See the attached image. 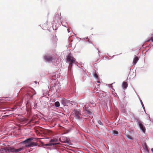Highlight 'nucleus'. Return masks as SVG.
<instances>
[{
    "label": "nucleus",
    "instance_id": "obj_31",
    "mask_svg": "<svg viewBox=\"0 0 153 153\" xmlns=\"http://www.w3.org/2000/svg\"><path fill=\"white\" fill-rule=\"evenodd\" d=\"M66 143H68V141H67L66 142Z\"/></svg>",
    "mask_w": 153,
    "mask_h": 153
},
{
    "label": "nucleus",
    "instance_id": "obj_3",
    "mask_svg": "<svg viewBox=\"0 0 153 153\" xmlns=\"http://www.w3.org/2000/svg\"><path fill=\"white\" fill-rule=\"evenodd\" d=\"M44 60L46 62L50 63L54 61L55 58L53 57V54H47L44 56Z\"/></svg>",
    "mask_w": 153,
    "mask_h": 153
},
{
    "label": "nucleus",
    "instance_id": "obj_2",
    "mask_svg": "<svg viewBox=\"0 0 153 153\" xmlns=\"http://www.w3.org/2000/svg\"><path fill=\"white\" fill-rule=\"evenodd\" d=\"M67 61L69 62V65L68 67V71L71 70L72 67V64L75 62V59L72 56L71 53L69 54L67 58Z\"/></svg>",
    "mask_w": 153,
    "mask_h": 153
},
{
    "label": "nucleus",
    "instance_id": "obj_23",
    "mask_svg": "<svg viewBox=\"0 0 153 153\" xmlns=\"http://www.w3.org/2000/svg\"><path fill=\"white\" fill-rule=\"evenodd\" d=\"M151 40L152 42H153V37H151Z\"/></svg>",
    "mask_w": 153,
    "mask_h": 153
},
{
    "label": "nucleus",
    "instance_id": "obj_30",
    "mask_svg": "<svg viewBox=\"0 0 153 153\" xmlns=\"http://www.w3.org/2000/svg\"><path fill=\"white\" fill-rule=\"evenodd\" d=\"M34 82H35V83H36L37 82L36 81H35Z\"/></svg>",
    "mask_w": 153,
    "mask_h": 153
},
{
    "label": "nucleus",
    "instance_id": "obj_33",
    "mask_svg": "<svg viewBox=\"0 0 153 153\" xmlns=\"http://www.w3.org/2000/svg\"><path fill=\"white\" fill-rule=\"evenodd\" d=\"M98 82V83H100V82H99V81H98V82Z\"/></svg>",
    "mask_w": 153,
    "mask_h": 153
},
{
    "label": "nucleus",
    "instance_id": "obj_32",
    "mask_svg": "<svg viewBox=\"0 0 153 153\" xmlns=\"http://www.w3.org/2000/svg\"><path fill=\"white\" fill-rule=\"evenodd\" d=\"M97 50H98V52H99V50H98V49H97Z\"/></svg>",
    "mask_w": 153,
    "mask_h": 153
},
{
    "label": "nucleus",
    "instance_id": "obj_14",
    "mask_svg": "<svg viewBox=\"0 0 153 153\" xmlns=\"http://www.w3.org/2000/svg\"><path fill=\"white\" fill-rule=\"evenodd\" d=\"M125 135L128 138L131 140H133V138H132L131 136L127 134L126 132L125 133Z\"/></svg>",
    "mask_w": 153,
    "mask_h": 153
},
{
    "label": "nucleus",
    "instance_id": "obj_27",
    "mask_svg": "<svg viewBox=\"0 0 153 153\" xmlns=\"http://www.w3.org/2000/svg\"><path fill=\"white\" fill-rule=\"evenodd\" d=\"M67 30H68V32L69 33V30H68V29Z\"/></svg>",
    "mask_w": 153,
    "mask_h": 153
},
{
    "label": "nucleus",
    "instance_id": "obj_29",
    "mask_svg": "<svg viewBox=\"0 0 153 153\" xmlns=\"http://www.w3.org/2000/svg\"><path fill=\"white\" fill-rule=\"evenodd\" d=\"M115 56V55H113V56H112V57H114Z\"/></svg>",
    "mask_w": 153,
    "mask_h": 153
},
{
    "label": "nucleus",
    "instance_id": "obj_6",
    "mask_svg": "<svg viewBox=\"0 0 153 153\" xmlns=\"http://www.w3.org/2000/svg\"><path fill=\"white\" fill-rule=\"evenodd\" d=\"M24 149V147H22L17 149H15L14 148H13V152H19L22 150H23Z\"/></svg>",
    "mask_w": 153,
    "mask_h": 153
},
{
    "label": "nucleus",
    "instance_id": "obj_21",
    "mask_svg": "<svg viewBox=\"0 0 153 153\" xmlns=\"http://www.w3.org/2000/svg\"><path fill=\"white\" fill-rule=\"evenodd\" d=\"M47 25V23L44 24L43 25V27L45 28V27H46Z\"/></svg>",
    "mask_w": 153,
    "mask_h": 153
},
{
    "label": "nucleus",
    "instance_id": "obj_13",
    "mask_svg": "<svg viewBox=\"0 0 153 153\" xmlns=\"http://www.w3.org/2000/svg\"><path fill=\"white\" fill-rule=\"evenodd\" d=\"M58 144V143H52L50 142L49 143H48V146H51L52 145H54L56 144Z\"/></svg>",
    "mask_w": 153,
    "mask_h": 153
},
{
    "label": "nucleus",
    "instance_id": "obj_34",
    "mask_svg": "<svg viewBox=\"0 0 153 153\" xmlns=\"http://www.w3.org/2000/svg\"><path fill=\"white\" fill-rule=\"evenodd\" d=\"M143 108H144V107H143ZM143 108V109H144V108Z\"/></svg>",
    "mask_w": 153,
    "mask_h": 153
},
{
    "label": "nucleus",
    "instance_id": "obj_20",
    "mask_svg": "<svg viewBox=\"0 0 153 153\" xmlns=\"http://www.w3.org/2000/svg\"><path fill=\"white\" fill-rule=\"evenodd\" d=\"M94 76L96 78H98V76L97 75V74H95L94 75Z\"/></svg>",
    "mask_w": 153,
    "mask_h": 153
},
{
    "label": "nucleus",
    "instance_id": "obj_15",
    "mask_svg": "<svg viewBox=\"0 0 153 153\" xmlns=\"http://www.w3.org/2000/svg\"><path fill=\"white\" fill-rule=\"evenodd\" d=\"M55 106L56 107H59V106L60 104L59 102L57 101L55 103Z\"/></svg>",
    "mask_w": 153,
    "mask_h": 153
},
{
    "label": "nucleus",
    "instance_id": "obj_4",
    "mask_svg": "<svg viewBox=\"0 0 153 153\" xmlns=\"http://www.w3.org/2000/svg\"><path fill=\"white\" fill-rule=\"evenodd\" d=\"M137 124L139 126L140 129L143 131V133H145L146 131L145 127L143 126V124L141 123L140 121L137 120Z\"/></svg>",
    "mask_w": 153,
    "mask_h": 153
},
{
    "label": "nucleus",
    "instance_id": "obj_18",
    "mask_svg": "<svg viewBox=\"0 0 153 153\" xmlns=\"http://www.w3.org/2000/svg\"><path fill=\"white\" fill-rule=\"evenodd\" d=\"M98 123L101 126H103V124L102 122L100 120H99L98 121Z\"/></svg>",
    "mask_w": 153,
    "mask_h": 153
},
{
    "label": "nucleus",
    "instance_id": "obj_5",
    "mask_svg": "<svg viewBox=\"0 0 153 153\" xmlns=\"http://www.w3.org/2000/svg\"><path fill=\"white\" fill-rule=\"evenodd\" d=\"M74 113L76 118L78 120H79L80 118L81 112L78 110L76 109L74 110Z\"/></svg>",
    "mask_w": 153,
    "mask_h": 153
},
{
    "label": "nucleus",
    "instance_id": "obj_1",
    "mask_svg": "<svg viewBox=\"0 0 153 153\" xmlns=\"http://www.w3.org/2000/svg\"><path fill=\"white\" fill-rule=\"evenodd\" d=\"M33 140V137L29 138L22 141L21 143L22 144H25V146L26 147H31L36 146L37 145V143L31 142Z\"/></svg>",
    "mask_w": 153,
    "mask_h": 153
},
{
    "label": "nucleus",
    "instance_id": "obj_25",
    "mask_svg": "<svg viewBox=\"0 0 153 153\" xmlns=\"http://www.w3.org/2000/svg\"><path fill=\"white\" fill-rule=\"evenodd\" d=\"M45 146H48V143L45 144Z\"/></svg>",
    "mask_w": 153,
    "mask_h": 153
},
{
    "label": "nucleus",
    "instance_id": "obj_12",
    "mask_svg": "<svg viewBox=\"0 0 153 153\" xmlns=\"http://www.w3.org/2000/svg\"><path fill=\"white\" fill-rule=\"evenodd\" d=\"M58 141V139L56 138L54 139H51L50 142H53V143H56V142H57Z\"/></svg>",
    "mask_w": 153,
    "mask_h": 153
},
{
    "label": "nucleus",
    "instance_id": "obj_26",
    "mask_svg": "<svg viewBox=\"0 0 153 153\" xmlns=\"http://www.w3.org/2000/svg\"><path fill=\"white\" fill-rule=\"evenodd\" d=\"M151 150L152 152H153V148H152L151 149Z\"/></svg>",
    "mask_w": 153,
    "mask_h": 153
},
{
    "label": "nucleus",
    "instance_id": "obj_9",
    "mask_svg": "<svg viewBox=\"0 0 153 153\" xmlns=\"http://www.w3.org/2000/svg\"><path fill=\"white\" fill-rule=\"evenodd\" d=\"M128 87V84L126 82H123L122 84V87L123 88L126 89Z\"/></svg>",
    "mask_w": 153,
    "mask_h": 153
},
{
    "label": "nucleus",
    "instance_id": "obj_10",
    "mask_svg": "<svg viewBox=\"0 0 153 153\" xmlns=\"http://www.w3.org/2000/svg\"><path fill=\"white\" fill-rule=\"evenodd\" d=\"M138 60L139 59L137 57H134L133 61V65H135L138 61Z\"/></svg>",
    "mask_w": 153,
    "mask_h": 153
},
{
    "label": "nucleus",
    "instance_id": "obj_11",
    "mask_svg": "<svg viewBox=\"0 0 153 153\" xmlns=\"http://www.w3.org/2000/svg\"><path fill=\"white\" fill-rule=\"evenodd\" d=\"M86 112L90 115H92L93 114L92 111L91 109L86 110Z\"/></svg>",
    "mask_w": 153,
    "mask_h": 153
},
{
    "label": "nucleus",
    "instance_id": "obj_19",
    "mask_svg": "<svg viewBox=\"0 0 153 153\" xmlns=\"http://www.w3.org/2000/svg\"><path fill=\"white\" fill-rule=\"evenodd\" d=\"M140 102L141 103V105H142L143 108L144 105H143V102L141 100H140Z\"/></svg>",
    "mask_w": 153,
    "mask_h": 153
},
{
    "label": "nucleus",
    "instance_id": "obj_17",
    "mask_svg": "<svg viewBox=\"0 0 153 153\" xmlns=\"http://www.w3.org/2000/svg\"><path fill=\"white\" fill-rule=\"evenodd\" d=\"M143 148L145 150L147 151H148V149L147 148V147L146 144L145 143L144 145L143 146Z\"/></svg>",
    "mask_w": 153,
    "mask_h": 153
},
{
    "label": "nucleus",
    "instance_id": "obj_22",
    "mask_svg": "<svg viewBox=\"0 0 153 153\" xmlns=\"http://www.w3.org/2000/svg\"><path fill=\"white\" fill-rule=\"evenodd\" d=\"M53 30H56V29H57V27H56L54 29V27H53V24H54V22H53Z\"/></svg>",
    "mask_w": 153,
    "mask_h": 153
},
{
    "label": "nucleus",
    "instance_id": "obj_8",
    "mask_svg": "<svg viewBox=\"0 0 153 153\" xmlns=\"http://www.w3.org/2000/svg\"><path fill=\"white\" fill-rule=\"evenodd\" d=\"M62 102L63 104L65 105L68 104L70 102L69 100H66L65 99H63L62 101Z\"/></svg>",
    "mask_w": 153,
    "mask_h": 153
},
{
    "label": "nucleus",
    "instance_id": "obj_24",
    "mask_svg": "<svg viewBox=\"0 0 153 153\" xmlns=\"http://www.w3.org/2000/svg\"><path fill=\"white\" fill-rule=\"evenodd\" d=\"M61 23H62V25L63 26H65V27H66V25H63V24L62 23V22H61Z\"/></svg>",
    "mask_w": 153,
    "mask_h": 153
},
{
    "label": "nucleus",
    "instance_id": "obj_16",
    "mask_svg": "<svg viewBox=\"0 0 153 153\" xmlns=\"http://www.w3.org/2000/svg\"><path fill=\"white\" fill-rule=\"evenodd\" d=\"M112 132L113 133V134L115 135H117L118 134V132L117 131L115 130H113L112 131Z\"/></svg>",
    "mask_w": 153,
    "mask_h": 153
},
{
    "label": "nucleus",
    "instance_id": "obj_28",
    "mask_svg": "<svg viewBox=\"0 0 153 153\" xmlns=\"http://www.w3.org/2000/svg\"><path fill=\"white\" fill-rule=\"evenodd\" d=\"M88 38V37H86L85 39H87Z\"/></svg>",
    "mask_w": 153,
    "mask_h": 153
},
{
    "label": "nucleus",
    "instance_id": "obj_7",
    "mask_svg": "<svg viewBox=\"0 0 153 153\" xmlns=\"http://www.w3.org/2000/svg\"><path fill=\"white\" fill-rule=\"evenodd\" d=\"M13 148H11V147H7L6 148H5L4 150H5L6 152H13Z\"/></svg>",
    "mask_w": 153,
    "mask_h": 153
}]
</instances>
